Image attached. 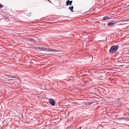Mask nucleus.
<instances>
[{
  "label": "nucleus",
  "instance_id": "1",
  "mask_svg": "<svg viewBox=\"0 0 129 129\" xmlns=\"http://www.w3.org/2000/svg\"><path fill=\"white\" fill-rule=\"evenodd\" d=\"M119 48L118 45L114 46L112 47L109 50V52L111 53H113L116 51Z\"/></svg>",
  "mask_w": 129,
  "mask_h": 129
},
{
  "label": "nucleus",
  "instance_id": "2",
  "mask_svg": "<svg viewBox=\"0 0 129 129\" xmlns=\"http://www.w3.org/2000/svg\"><path fill=\"white\" fill-rule=\"evenodd\" d=\"M125 21L124 20H121L117 22L116 21H114L113 22H110L108 23L107 24V25L108 26H112L115 25V24L117 23V22H123Z\"/></svg>",
  "mask_w": 129,
  "mask_h": 129
},
{
  "label": "nucleus",
  "instance_id": "3",
  "mask_svg": "<svg viewBox=\"0 0 129 129\" xmlns=\"http://www.w3.org/2000/svg\"><path fill=\"white\" fill-rule=\"evenodd\" d=\"M49 103L52 106H55L56 104V102L54 100L52 99H50L49 101Z\"/></svg>",
  "mask_w": 129,
  "mask_h": 129
},
{
  "label": "nucleus",
  "instance_id": "4",
  "mask_svg": "<svg viewBox=\"0 0 129 129\" xmlns=\"http://www.w3.org/2000/svg\"><path fill=\"white\" fill-rule=\"evenodd\" d=\"M36 48L38 49V51H45L46 50V48H45L44 47L41 46H38L36 47Z\"/></svg>",
  "mask_w": 129,
  "mask_h": 129
},
{
  "label": "nucleus",
  "instance_id": "5",
  "mask_svg": "<svg viewBox=\"0 0 129 129\" xmlns=\"http://www.w3.org/2000/svg\"><path fill=\"white\" fill-rule=\"evenodd\" d=\"M46 51H52V52H57L58 51H59V50L56 49H52L50 48H49L47 49L46 48V50H45Z\"/></svg>",
  "mask_w": 129,
  "mask_h": 129
},
{
  "label": "nucleus",
  "instance_id": "6",
  "mask_svg": "<svg viewBox=\"0 0 129 129\" xmlns=\"http://www.w3.org/2000/svg\"><path fill=\"white\" fill-rule=\"evenodd\" d=\"M72 1H70L69 0H68V1H67L66 2V6H68L69 5H71L72 4Z\"/></svg>",
  "mask_w": 129,
  "mask_h": 129
},
{
  "label": "nucleus",
  "instance_id": "7",
  "mask_svg": "<svg viewBox=\"0 0 129 129\" xmlns=\"http://www.w3.org/2000/svg\"><path fill=\"white\" fill-rule=\"evenodd\" d=\"M110 18L109 17L107 16H106L105 17H104L103 19V20L105 21H106L108 19H109Z\"/></svg>",
  "mask_w": 129,
  "mask_h": 129
},
{
  "label": "nucleus",
  "instance_id": "8",
  "mask_svg": "<svg viewBox=\"0 0 129 129\" xmlns=\"http://www.w3.org/2000/svg\"><path fill=\"white\" fill-rule=\"evenodd\" d=\"M73 6H71H71H70L69 8V10H71V11L72 12H74V11L73 10Z\"/></svg>",
  "mask_w": 129,
  "mask_h": 129
},
{
  "label": "nucleus",
  "instance_id": "9",
  "mask_svg": "<svg viewBox=\"0 0 129 129\" xmlns=\"http://www.w3.org/2000/svg\"><path fill=\"white\" fill-rule=\"evenodd\" d=\"M12 78L11 77H9V79L11 80H14V79H12Z\"/></svg>",
  "mask_w": 129,
  "mask_h": 129
},
{
  "label": "nucleus",
  "instance_id": "10",
  "mask_svg": "<svg viewBox=\"0 0 129 129\" xmlns=\"http://www.w3.org/2000/svg\"><path fill=\"white\" fill-rule=\"evenodd\" d=\"M11 77H12V78H17L15 76Z\"/></svg>",
  "mask_w": 129,
  "mask_h": 129
},
{
  "label": "nucleus",
  "instance_id": "11",
  "mask_svg": "<svg viewBox=\"0 0 129 129\" xmlns=\"http://www.w3.org/2000/svg\"><path fill=\"white\" fill-rule=\"evenodd\" d=\"M126 117H124V118H121L120 119H126Z\"/></svg>",
  "mask_w": 129,
  "mask_h": 129
},
{
  "label": "nucleus",
  "instance_id": "12",
  "mask_svg": "<svg viewBox=\"0 0 129 129\" xmlns=\"http://www.w3.org/2000/svg\"><path fill=\"white\" fill-rule=\"evenodd\" d=\"M73 103L75 105H78V104L76 102H74Z\"/></svg>",
  "mask_w": 129,
  "mask_h": 129
},
{
  "label": "nucleus",
  "instance_id": "13",
  "mask_svg": "<svg viewBox=\"0 0 129 129\" xmlns=\"http://www.w3.org/2000/svg\"><path fill=\"white\" fill-rule=\"evenodd\" d=\"M3 7V6L2 5L0 4V8H1L2 7Z\"/></svg>",
  "mask_w": 129,
  "mask_h": 129
},
{
  "label": "nucleus",
  "instance_id": "14",
  "mask_svg": "<svg viewBox=\"0 0 129 129\" xmlns=\"http://www.w3.org/2000/svg\"><path fill=\"white\" fill-rule=\"evenodd\" d=\"M126 119H127L129 121V118H128V117L126 118Z\"/></svg>",
  "mask_w": 129,
  "mask_h": 129
},
{
  "label": "nucleus",
  "instance_id": "15",
  "mask_svg": "<svg viewBox=\"0 0 129 129\" xmlns=\"http://www.w3.org/2000/svg\"><path fill=\"white\" fill-rule=\"evenodd\" d=\"M49 2H50V0H49Z\"/></svg>",
  "mask_w": 129,
  "mask_h": 129
},
{
  "label": "nucleus",
  "instance_id": "16",
  "mask_svg": "<svg viewBox=\"0 0 129 129\" xmlns=\"http://www.w3.org/2000/svg\"><path fill=\"white\" fill-rule=\"evenodd\" d=\"M49 2H50V0H49Z\"/></svg>",
  "mask_w": 129,
  "mask_h": 129
},
{
  "label": "nucleus",
  "instance_id": "17",
  "mask_svg": "<svg viewBox=\"0 0 129 129\" xmlns=\"http://www.w3.org/2000/svg\"><path fill=\"white\" fill-rule=\"evenodd\" d=\"M49 2H50V0H49Z\"/></svg>",
  "mask_w": 129,
  "mask_h": 129
},
{
  "label": "nucleus",
  "instance_id": "18",
  "mask_svg": "<svg viewBox=\"0 0 129 129\" xmlns=\"http://www.w3.org/2000/svg\"><path fill=\"white\" fill-rule=\"evenodd\" d=\"M49 2H50V0H49Z\"/></svg>",
  "mask_w": 129,
  "mask_h": 129
}]
</instances>
